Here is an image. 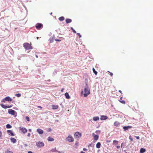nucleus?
<instances>
[{
    "label": "nucleus",
    "instance_id": "1",
    "mask_svg": "<svg viewBox=\"0 0 153 153\" xmlns=\"http://www.w3.org/2000/svg\"><path fill=\"white\" fill-rule=\"evenodd\" d=\"M84 93L83 96L84 97H87L90 94V90L87 84H86L84 89Z\"/></svg>",
    "mask_w": 153,
    "mask_h": 153
},
{
    "label": "nucleus",
    "instance_id": "2",
    "mask_svg": "<svg viewBox=\"0 0 153 153\" xmlns=\"http://www.w3.org/2000/svg\"><path fill=\"white\" fill-rule=\"evenodd\" d=\"M23 46L26 50L32 49L33 48L32 46L30 44L28 43H25L23 44Z\"/></svg>",
    "mask_w": 153,
    "mask_h": 153
},
{
    "label": "nucleus",
    "instance_id": "3",
    "mask_svg": "<svg viewBox=\"0 0 153 153\" xmlns=\"http://www.w3.org/2000/svg\"><path fill=\"white\" fill-rule=\"evenodd\" d=\"M74 136L75 138H79L81 137V134L79 132H76L75 133Z\"/></svg>",
    "mask_w": 153,
    "mask_h": 153
},
{
    "label": "nucleus",
    "instance_id": "4",
    "mask_svg": "<svg viewBox=\"0 0 153 153\" xmlns=\"http://www.w3.org/2000/svg\"><path fill=\"white\" fill-rule=\"evenodd\" d=\"M66 140L68 141L73 142L74 141V139L72 136L70 135L68 136L66 138Z\"/></svg>",
    "mask_w": 153,
    "mask_h": 153
},
{
    "label": "nucleus",
    "instance_id": "5",
    "mask_svg": "<svg viewBox=\"0 0 153 153\" xmlns=\"http://www.w3.org/2000/svg\"><path fill=\"white\" fill-rule=\"evenodd\" d=\"M19 130L21 131V132L23 133H26L27 132V129L23 127H19Z\"/></svg>",
    "mask_w": 153,
    "mask_h": 153
},
{
    "label": "nucleus",
    "instance_id": "6",
    "mask_svg": "<svg viewBox=\"0 0 153 153\" xmlns=\"http://www.w3.org/2000/svg\"><path fill=\"white\" fill-rule=\"evenodd\" d=\"M43 27V25L40 23H37L36 25V27L37 29L39 30L40 29L41 27Z\"/></svg>",
    "mask_w": 153,
    "mask_h": 153
},
{
    "label": "nucleus",
    "instance_id": "7",
    "mask_svg": "<svg viewBox=\"0 0 153 153\" xmlns=\"http://www.w3.org/2000/svg\"><path fill=\"white\" fill-rule=\"evenodd\" d=\"M36 145L38 147H42L43 146H44V143L40 141L37 142L36 143Z\"/></svg>",
    "mask_w": 153,
    "mask_h": 153
},
{
    "label": "nucleus",
    "instance_id": "8",
    "mask_svg": "<svg viewBox=\"0 0 153 153\" xmlns=\"http://www.w3.org/2000/svg\"><path fill=\"white\" fill-rule=\"evenodd\" d=\"M8 112L9 114L14 115L15 114V111L12 109H10L8 111Z\"/></svg>",
    "mask_w": 153,
    "mask_h": 153
},
{
    "label": "nucleus",
    "instance_id": "9",
    "mask_svg": "<svg viewBox=\"0 0 153 153\" xmlns=\"http://www.w3.org/2000/svg\"><path fill=\"white\" fill-rule=\"evenodd\" d=\"M5 100L8 101V102H10L12 101V99L11 98L9 97H7L4 98Z\"/></svg>",
    "mask_w": 153,
    "mask_h": 153
},
{
    "label": "nucleus",
    "instance_id": "10",
    "mask_svg": "<svg viewBox=\"0 0 153 153\" xmlns=\"http://www.w3.org/2000/svg\"><path fill=\"white\" fill-rule=\"evenodd\" d=\"M37 131L39 134H42L43 133V131L41 129L38 128L37 130Z\"/></svg>",
    "mask_w": 153,
    "mask_h": 153
},
{
    "label": "nucleus",
    "instance_id": "11",
    "mask_svg": "<svg viewBox=\"0 0 153 153\" xmlns=\"http://www.w3.org/2000/svg\"><path fill=\"white\" fill-rule=\"evenodd\" d=\"M107 118V117L106 116L102 115L100 117V120H105Z\"/></svg>",
    "mask_w": 153,
    "mask_h": 153
},
{
    "label": "nucleus",
    "instance_id": "12",
    "mask_svg": "<svg viewBox=\"0 0 153 153\" xmlns=\"http://www.w3.org/2000/svg\"><path fill=\"white\" fill-rule=\"evenodd\" d=\"M114 125L116 127H118L120 125V123L119 122L116 121L114 122Z\"/></svg>",
    "mask_w": 153,
    "mask_h": 153
},
{
    "label": "nucleus",
    "instance_id": "13",
    "mask_svg": "<svg viewBox=\"0 0 153 153\" xmlns=\"http://www.w3.org/2000/svg\"><path fill=\"white\" fill-rule=\"evenodd\" d=\"M131 126H124L123 127V128L124 131H126L128 130L129 128H131Z\"/></svg>",
    "mask_w": 153,
    "mask_h": 153
},
{
    "label": "nucleus",
    "instance_id": "14",
    "mask_svg": "<svg viewBox=\"0 0 153 153\" xmlns=\"http://www.w3.org/2000/svg\"><path fill=\"white\" fill-rule=\"evenodd\" d=\"M10 140L13 143H15L17 141L13 137L10 138Z\"/></svg>",
    "mask_w": 153,
    "mask_h": 153
},
{
    "label": "nucleus",
    "instance_id": "15",
    "mask_svg": "<svg viewBox=\"0 0 153 153\" xmlns=\"http://www.w3.org/2000/svg\"><path fill=\"white\" fill-rule=\"evenodd\" d=\"M118 141L116 140H114L113 141V144L114 145H117L118 144Z\"/></svg>",
    "mask_w": 153,
    "mask_h": 153
},
{
    "label": "nucleus",
    "instance_id": "16",
    "mask_svg": "<svg viewBox=\"0 0 153 153\" xmlns=\"http://www.w3.org/2000/svg\"><path fill=\"white\" fill-rule=\"evenodd\" d=\"M101 143L100 142H98L97 143V144H96V147L97 148H100V146H101Z\"/></svg>",
    "mask_w": 153,
    "mask_h": 153
},
{
    "label": "nucleus",
    "instance_id": "17",
    "mask_svg": "<svg viewBox=\"0 0 153 153\" xmlns=\"http://www.w3.org/2000/svg\"><path fill=\"white\" fill-rule=\"evenodd\" d=\"M7 132L8 133H9V134H11V135L12 136H14L13 133L12 131L11 130H8L7 131Z\"/></svg>",
    "mask_w": 153,
    "mask_h": 153
},
{
    "label": "nucleus",
    "instance_id": "18",
    "mask_svg": "<svg viewBox=\"0 0 153 153\" xmlns=\"http://www.w3.org/2000/svg\"><path fill=\"white\" fill-rule=\"evenodd\" d=\"M99 138V136L97 135L94 134V140H98Z\"/></svg>",
    "mask_w": 153,
    "mask_h": 153
},
{
    "label": "nucleus",
    "instance_id": "19",
    "mask_svg": "<svg viewBox=\"0 0 153 153\" xmlns=\"http://www.w3.org/2000/svg\"><path fill=\"white\" fill-rule=\"evenodd\" d=\"M65 22L67 23H71L72 22V20L70 19H67L65 20Z\"/></svg>",
    "mask_w": 153,
    "mask_h": 153
},
{
    "label": "nucleus",
    "instance_id": "20",
    "mask_svg": "<svg viewBox=\"0 0 153 153\" xmlns=\"http://www.w3.org/2000/svg\"><path fill=\"white\" fill-rule=\"evenodd\" d=\"M52 108L54 110L58 108V106L57 105H52Z\"/></svg>",
    "mask_w": 153,
    "mask_h": 153
},
{
    "label": "nucleus",
    "instance_id": "21",
    "mask_svg": "<svg viewBox=\"0 0 153 153\" xmlns=\"http://www.w3.org/2000/svg\"><path fill=\"white\" fill-rule=\"evenodd\" d=\"M65 96L66 97L67 99H69L70 98V97L69 95V94L66 92L65 93Z\"/></svg>",
    "mask_w": 153,
    "mask_h": 153
},
{
    "label": "nucleus",
    "instance_id": "22",
    "mask_svg": "<svg viewBox=\"0 0 153 153\" xmlns=\"http://www.w3.org/2000/svg\"><path fill=\"white\" fill-rule=\"evenodd\" d=\"M48 140L49 141H53L54 140V139L52 138L51 137H48Z\"/></svg>",
    "mask_w": 153,
    "mask_h": 153
},
{
    "label": "nucleus",
    "instance_id": "23",
    "mask_svg": "<svg viewBox=\"0 0 153 153\" xmlns=\"http://www.w3.org/2000/svg\"><path fill=\"white\" fill-rule=\"evenodd\" d=\"M93 120L95 121H96L99 120V118L98 117H95L93 118Z\"/></svg>",
    "mask_w": 153,
    "mask_h": 153
},
{
    "label": "nucleus",
    "instance_id": "24",
    "mask_svg": "<svg viewBox=\"0 0 153 153\" xmlns=\"http://www.w3.org/2000/svg\"><path fill=\"white\" fill-rule=\"evenodd\" d=\"M146 151V150L145 149L141 148L140 149V153H143L144 152Z\"/></svg>",
    "mask_w": 153,
    "mask_h": 153
},
{
    "label": "nucleus",
    "instance_id": "25",
    "mask_svg": "<svg viewBox=\"0 0 153 153\" xmlns=\"http://www.w3.org/2000/svg\"><path fill=\"white\" fill-rule=\"evenodd\" d=\"M1 107L4 109H6L7 108V106L3 104H1Z\"/></svg>",
    "mask_w": 153,
    "mask_h": 153
},
{
    "label": "nucleus",
    "instance_id": "26",
    "mask_svg": "<svg viewBox=\"0 0 153 153\" xmlns=\"http://www.w3.org/2000/svg\"><path fill=\"white\" fill-rule=\"evenodd\" d=\"M65 19V18L63 16H61L59 18V20L60 21H62Z\"/></svg>",
    "mask_w": 153,
    "mask_h": 153
},
{
    "label": "nucleus",
    "instance_id": "27",
    "mask_svg": "<svg viewBox=\"0 0 153 153\" xmlns=\"http://www.w3.org/2000/svg\"><path fill=\"white\" fill-rule=\"evenodd\" d=\"M92 70H93V72L96 75H97V71H95V69H94V68H93Z\"/></svg>",
    "mask_w": 153,
    "mask_h": 153
},
{
    "label": "nucleus",
    "instance_id": "28",
    "mask_svg": "<svg viewBox=\"0 0 153 153\" xmlns=\"http://www.w3.org/2000/svg\"><path fill=\"white\" fill-rule=\"evenodd\" d=\"M11 127H12L9 124H8L6 125V128H11Z\"/></svg>",
    "mask_w": 153,
    "mask_h": 153
},
{
    "label": "nucleus",
    "instance_id": "29",
    "mask_svg": "<svg viewBox=\"0 0 153 153\" xmlns=\"http://www.w3.org/2000/svg\"><path fill=\"white\" fill-rule=\"evenodd\" d=\"M71 29L72 30L73 32L74 33H76V31L74 29V28L72 27H71Z\"/></svg>",
    "mask_w": 153,
    "mask_h": 153
},
{
    "label": "nucleus",
    "instance_id": "30",
    "mask_svg": "<svg viewBox=\"0 0 153 153\" xmlns=\"http://www.w3.org/2000/svg\"><path fill=\"white\" fill-rule=\"evenodd\" d=\"M15 95L17 97H21V94H16Z\"/></svg>",
    "mask_w": 153,
    "mask_h": 153
},
{
    "label": "nucleus",
    "instance_id": "31",
    "mask_svg": "<svg viewBox=\"0 0 153 153\" xmlns=\"http://www.w3.org/2000/svg\"><path fill=\"white\" fill-rule=\"evenodd\" d=\"M125 146V144L124 143H123L121 144V147L122 148H123Z\"/></svg>",
    "mask_w": 153,
    "mask_h": 153
},
{
    "label": "nucleus",
    "instance_id": "32",
    "mask_svg": "<svg viewBox=\"0 0 153 153\" xmlns=\"http://www.w3.org/2000/svg\"><path fill=\"white\" fill-rule=\"evenodd\" d=\"M120 102L123 104H125L126 102L124 100H120Z\"/></svg>",
    "mask_w": 153,
    "mask_h": 153
},
{
    "label": "nucleus",
    "instance_id": "33",
    "mask_svg": "<svg viewBox=\"0 0 153 153\" xmlns=\"http://www.w3.org/2000/svg\"><path fill=\"white\" fill-rule=\"evenodd\" d=\"M26 120L27 121H30V120H29V117H26Z\"/></svg>",
    "mask_w": 153,
    "mask_h": 153
},
{
    "label": "nucleus",
    "instance_id": "34",
    "mask_svg": "<svg viewBox=\"0 0 153 153\" xmlns=\"http://www.w3.org/2000/svg\"><path fill=\"white\" fill-rule=\"evenodd\" d=\"M129 138L131 141H132L133 140V139L131 138V136H130L129 137Z\"/></svg>",
    "mask_w": 153,
    "mask_h": 153
},
{
    "label": "nucleus",
    "instance_id": "35",
    "mask_svg": "<svg viewBox=\"0 0 153 153\" xmlns=\"http://www.w3.org/2000/svg\"><path fill=\"white\" fill-rule=\"evenodd\" d=\"M108 72H109L110 74V75L111 76H113V73L111 72H110L109 71H108Z\"/></svg>",
    "mask_w": 153,
    "mask_h": 153
},
{
    "label": "nucleus",
    "instance_id": "36",
    "mask_svg": "<svg viewBox=\"0 0 153 153\" xmlns=\"http://www.w3.org/2000/svg\"><path fill=\"white\" fill-rule=\"evenodd\" d=\"M77 35L78 36H79V38L81 37V35L80 34V33H77Z\"/></svg>",
    "mask_w": 153,
    "mask_h": 153
},
{
    "label": "nucleus",
    "instance_id": "37",
    "mask_svg": "<svg viewBox=\"0 0 153 153\" xmlns=\"http://www.w3.org/2000/svg\"><path fill=\"white\" fill-rule=\"evenodd\" d=\"M116 148H117V149H119L120 148V146H116Z\"/></svg>",
    "mask_w": 153,
    "mask_h": 153
},
{
    "label": "nucleus",
    "instance_id": "38",
    "mask_svg": "<svg viewBox=\"0 0 153 153\" xmlns=\"http://www.w3.org/2000/svg\"><path fill=\"white\" fill-rule=\"evenodd\" d=\"M2 136V134L1 132L0 131V137H1Z\"/></svg>",
    "mask_w": 153,
    "mask_h": 153
},
{
    "label": "nucleus",
    "instance_id": "39",
    "mask_svg": "<svg viewBox=\"0 0 153 153\" xmlns=\"http://www.w3.org/2000/svg\"><path fill=\"white\" fill-rule=\"evenodd\" d=\"M135 137L137 139H139L140 138V137L139 136H135Z\"/></svg>",
    "mask_w": 153,
    "mask_h": 153
},
{
    "label": "nucleus",
    "instance_id": "40",
    "mask_svg": "<svg viewBox=\"0 0 153 153\" xmlns=\"http://www.w3.org/2000/svg\"><path fill=\"white\" fill-rule=\"evenodd\" d=\"M27 136L28 137H29L30 136V133H28V134H27Z\"/></svg>",
    "mask_w": 153,
    "mask_h": 153
},
{
    "label": "nucleus",
    "instance_id": "41",
    "mask_svg": "<svg viewBox=\"0 0 153 153\" xmlns=\"http://www.w3.org/2000/svg\"><path fill=\"white\" fill-rule=\"evenodd\" d=\"M55 40L56 41H59V42H60V41H61V40H59V39H55Z\"/></svg>",
    "mask_w": 153,
    "mask_h": 153
},
{
    "label": "nucleus",
    "instance_id": "42",
    "mask_svg": "<svg viewBox=\"0 0 153 153\" xmlns=\"http://www.w3.org/2000/svg\"><path fill=\"white\" fill-rule=\"evenodd\" d=\"M83 150L84 151H86L87 150V149L85 148H83Z\"/></svg>",
    "mask_w": 153,
    "mask_h": 153
},
{
    "label": "nucleus",
    "instance_id": "43",
    "mask_svg": "<svg viewBox=\"0 0 153 153\" xmlns=\"http://www.w3.org/2000/svg\"><path fill=\"white\" fill-rule=\"evenodd\" d=\"M5 100H4V99H3L2 100H1V102H5Z\"/></svg>",
    "mask_w": 153,
    "mask_h": 153
},
{
    "label": "nucleus",
    "instance_id": "44",
    "mask_svg": "<svg viewBox=\"0 0 153 153\" xmlns=\"http://www.w3.org/2000/svg\"><path fill=\"white\" fill-rule=\"evenodd\" d=\"M37 107H38V108H39L41 109L42 108V107L41 106H37Z\"/></svg>",
    "mask_w": 153,
    "mask_h": 153
},
{
    "label": "nucleus",
    "instance_id": "45",
    "mask_svg": "<svg viewBox=\"0 0 153 153\" xmlns=\"http://www.w3.org/2000/svg\"><path fill=\"white\" fill-rule=\"evenodd\" d=\"M12 107L11 105L7 106V108H11Z\"/></svg>",
    "mask_w": 153,
    "mask_h": 153
},
{
    "label": "nucleus",
    "instance_id": "46",
    "mask_svg": "<svg viewBox=\"0 0 153 153\" xmlns=\"http://www.w3.org/2000/svg\"><path fill=\"white\" fill-rule=\"evenodd\" d=\"M49 40L50 42L51 43L53 42V40H52L49 39Z\"/></svg>",
    "mask_w": 153,
    "mask_h": 153
},
{
    "label": "nucleus",
    "instance_id": "47",
    "mask_svg": "<svg viewBox=\"0 0 153 153\" xmlns=\"http://www.w3.org/2000/svg\"><path fill=\"white\" fill-rule=\"evenodd\" d=\"M64 88H62V90H61V91L62 92H63V90H64Z\"/></svg>",
    "mask_w": 153,
    "mask_h": 153
},
{
    "label": "nucleus",
    "instance_id": "48",
    "mask_svg": "<svg viewBox=\"0 0 153 153\" xmlns=\"http://www.w3.org/2000/svg\"><path fill=\"white\" fill-rule=\"evenodd\" d=\"M97 132H99V133H100V131H96V133H97Z\"/></svg>",
    "mask_w": 153,
    "mask_h": 153
},
{
    "label": "nucleus",
    "instance_id": "49",
    "mask_svg": "<svg viewBox=\"0 0 153 153\" xmlns=\"http://www.w3.org/2000/svg\"><path fill=\"white\" fill-rule=\"evenodd\" d=\"M28 153H33V152H31V151H29V152H28Z\"/></svg>",
    "mask_w": 153,
    "mask_h": 153
},
{
    "label": "nucleus",
    "instance_id": "50",
    "mask_svg": "<svg viewBox=\"0 0 153 153\" xmlns=\"http://www.w3.org/2000/svg\"><path fill=\"white\" fill-rule=\"evenodd\" d=\"M119 92H120V93H121V94H122V91L120 90H119Z\"/></svg>",
    "mask_w": 153,
    "mask_h": 153
},
{
    "label": "nucleus",
    "instance_id": "51",
    "mask_svg": "<svg viewBox=\"0 0 153 153\" xmlns=\"http://www.w3.org/2000/svg\"><path fill=\"white\" fill-rule=\"evenodd\" d=\"M83 91H82L81 92V94L82 95V94H83Z\"/></svg>",
    "mask_w": 153,
    "mask_h": 153
},
{
    "label": "nucleus",
    "instance_id": "52",
    "mask_svg": "<svg viewBox=\"0 0 153 153\" xmlns=\"http://www.w3.org/2000/svg\"><path fill=\"white\" fill-rule=\"evenodd\" d=\"M80 153H85V152L82 151Z\"/></svg>",
    "mask_w": 153,
    "mask_h": 153
},
{
    "label": "nucleus",
    "instance_id": "53",
    "mask_svg": "<svg viewBox=\"0 0 153 153\" xmlns=\"http://www.w3.org/2000/svg\"><path fill=\"white\" fill-rule=\"evenodd\" d=\"M36 58H38V56L37 55H36Z\"/></svg>",
    "mask_w": 153,
    "mask_h": 153
},
{
    "label": "nucleus",
    "instance_id": "54",
    "mask_svg": "<svg viewBox=\"0 0 153 153\" xmlns=\"http://www.w3.org/2000/svg\"><path fill=\"white\" fill-rule=\"evenodd\" d=\"M49 129L50 131H51V128H49Z\"/></svg>",
    "mask_w": 153,
    "mask_h": 153
},
{
    "label": "nucleus",
    "instance_id": "55",
    "mask_svg": "<svg viewBox=\"0 0 153 153\" xmlns=\"http://www.w3.org/2000/svg\"><path fill=\"white\" fill-rule=\"evenodd\" d=\"M29 131H31V129H29Z\"/></svg>",
    "mask_w": 153,
    "mask_h": 153
},
{
    "label": "nucleus",
    "instance_id": "56",
    "mask_svg": "<svg viewBox=\"0 0 153 153\" xmlns=\"http://www.w3.org/2000/svg\"><path fill=\"white\" fill-rule=\"evenodd\" d=\"M122 97H121L120 98V100H122Z\"/></svg>",
    "mask_w": 153,
    "mask_h": 153
},
{
    "label": "nucleus",
    "instance_id": "57",
    "mask_svg": "<svg viewBox=\"0 0 153 153\" xmlns=\"http://www.w3.org/2000/svg\"><path fill=\"white\" fill-rule=\"evenodd\" d=\"M111 142V141L110 140L108 142Z\"/></svg>",
    "mask_w": 153,
    "mask_h": 153
},
{
    "label": "nucleus",
    "instance_id": "58",
    "mask_svg": "<svg viewBox=\"0 0 153 153\" xmlns=\"http://www.w3.org/2000/svg\"><path fill=\"white\" fill-rule=\"evenodd\" d=\"M58 152L59 153H61V152Z\"/></svg>",
    "mask_w": 153,
    "mask_h": 153
},
{
    "label": "nucleus",
    "instance_id": "59",
    "mask_svg": "<svg viewBox=\"0 0 153 153\" xmlns=\"http://www.w3.org/2000/svg\"><path fill=\"white\" fill-rule=\"evenodd\" d=\"M38 39V37H37V39Z\"/></svg>",
    "mask_w": 153,
    "mask_h": 153
}]
</instances>
